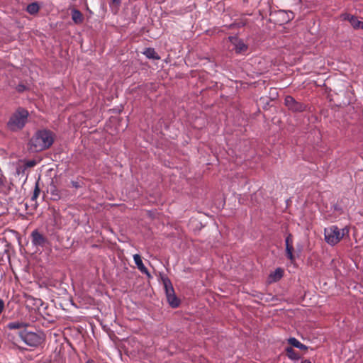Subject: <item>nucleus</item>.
<instances>
[{"instance_id":"nucleus-1","label":"nucleus","mask_w":363,"mask_h":363,"mask_svg":"<svg viewBox=\"0 0 363 363\" xmlns=\"http://www.w3.org/2000/svg\"><path fill=\"white\" fill-rule=\"evenodd\" d=\"M54 142V134L48 130H40L30 138L28 148L31 152H38L49 148Z\"/></svg>"},{"instance_id":"nucleus-2","label":"nucleus","mask_w":363,"mask_h":363,"mask_svg":"<svg viewBox=\"0 0 363 363\" xmlns=\"http://www.w3.org/2000/svg\"><path fill=\"white\" fill-rule=\"evenodd\" d=\"M28 116L29 113L26 109L22 107L18 108L7 123L8 128L11 131L22 130L27 123Z\"/></svg>"},{"instance_id":"nucleus-3","label":"nucleus","mask_w":363,"mask_h":363,"mask_svg":"<svg viewBox=\"0 0 363 363\" xmlns=\"http://www.w3.org/2000/svg\"><path fill=\"white\" fill-rule=\"evenodd\" d=\"M348 234L349 228L347 227L339 228L337 225H331L324 230L325 240L332 246L337 244Z\"/></svg>"},{"instance_id":"nucleus-4","label":"nucleus","mask_w":363,"mask_h":363,"mask_svg":"<svg viewBox=\"0 0 363 363\" xmlns=\"http://www.w3.org/2000/svg\"><path fill=\"white\" fill-rule=\"evenodd\" d=\"M20 338L28 346L37 347L45 341L43 332H32L24 329L19 332Z\"/></svg>"},{"instance_id":"nucleus-5","label":"nucleus","mask_w":363,"mask_h":363,"mask_svg":"<svg viewBox=\"0 0 363 363\" xmlns=\"http://www.w3.org/2000/svg\"><path fill=\"white\" fill-rule=\"evenodd\" d=\"M284 105L294 113H301L306 109V105L297 101L291 96H286L284 99Z\"/></svg>"},{"instance_id":"nucleus-6","label":"nucleus","mask_w":363,"mask_h":363,"mask_svg":"<svg viewBox=\"0 0 363 363\" xmlns=\"http://www.w3.org/2000/svg\"><path fill=\"white\" fill-rule=\"evenodd\" d=\"M31 240L32 243L35 247H43L45 244L48 242V239L45 236H44L42 233H40L38 230H35L31 233Z\"/></svg>"},{"instance_id":"nucleus-7","label":"nucleus","mask_w":363,"mask_h":363,"mask_svg":"<svg viewBox=\"0 0 363 363\" xmlns=\"http://www.w3.org/2000/svg\"><path fill=\"white\" fill-rule=\"evenodd\" d=\"M294 240L291 234H289L285 239V245H286V255L288 259H290L291 262H294L295 260V257L294 255V245H293Z\"/></svg>"},{"instance_id":"nucleus-8","label":"nucleus","mask_w":363,"mask_h":363,"mask_svg":"<svg viewBox=\"0 0 363 363\" xmlns=\"http://www.w3.org/2000/svg\"><path fill=\"white\" fill-rule=\"evenodd\" d=\"M343 19L348 21L354 29H362L363 21H360L357 16L345 13L342 15Z\"/></svg>"},{"instance_id":"nucleus-9","label":"nucleus","mask_w":363,"mask_h":363,"mask_svg":"<svg viewBox=\"0 0 363 363\" xmlns=\"http://www.w3.org/2000/svg\"><path fill=\"white\" fill-rule=\"evenodd\" d=\"M134 262L138 269L143 273L150 277V273L146 267L143 264L142 257L140 255L135 254L133 255Z\"/></svg>"},{"instance_id":"nucleus-10","label":"nucleus","mask_w":363,"mask_h":363,"mask_svg":"<svg viewBox=\"0 0 363 363\" xmlns=\"http://www.w3.org/2000/svg\"><path fill=\"white\" fill-rule=\"evenodd\" d=\"M284 275V270L281 268H277L274 272H272L269 275L270 282H277L279 281Z\"/></svg>"},{"instance_id":"nucleus-11","label":"nucleus","mask_w":363,"mask_h":363,"mask_svg":"<svg viewBox=\"0 0 363 363\" xmlns=\"http://www.w3.org/2000/svg\"><path fill=\"white\" fill-rule=\"evenodd\" d=\"M162 281L167 298L172 296V294H174V290L171 281L168 278L163 279Z\"/></svg>"},{"instance_id":"nucleus-12","label":"nucleus","mask_w":363,"mask_h":363,"mask_svg":"<svg viewBox=\"0 0 363 363\" xmlns=\"http://www.w3.org/2000/svg\"><path fill=\"white\" fill-rule=\"evenodd\" d=\"M288 343L291 345L292 347L298 348L301 350H306L308 347L303 344H302L300 341H298L295 337H290L288 339Z\"/></svg>"},{"instance_id":"nucleus-13","label":"nucleus","mask_w":363,"mask_h":363,"mask_svg":"<svg viewBox=\"0 0 363 363\" xmlns=\"http://www.w3.org/2000/svg\"><path fill=\"white\" fill-rule=\"evenodd\" d=\"M72 19L76 24H80L83 22L84 17L82 13L77 9L72 11Z\"/></svg>"},{"instance_id":"nucleus-14","label":"nucleus","mask_w":363,"mask_h":363,"mask_svg":"<svg viewBox=\"0 0 363 363\" xmlns=\"http://www.w3.org/2000/svg\"><path fill=\"white\" fill-rule=\"evenodd\" d=\"M143 55H145L148 59L153 60H160V57L155 52L154 48H147L143 52Z\"/></svg>"},{"instance_id":"nucleus-15","label":"nucleus","mask_w":363,"mask_h":363,"mask_svg":"<svg viewBox=\"0 0 363 363\" xmlns=\"http://www.w3.org/2000/svg\"><path fill=\"white\" fill-rule=\"evenodd\" d=\"M247 50V45L241 40H238L235 43V50L236 53H242Z\"/></svg>"},{"instance_id":"nucleus-16","label":"nucleus","mask_w":363,"mask_h":363,"mask_svg":"<svg viewBox=\"0 0 363 363\" xmlns=\"http://www.w3.org/2000/svg\"><path fill=\"white\" fill-rule=\"evenodd\" d=\"M27 326H28V323L20 321L11 322L9 323L7 325V328L10 330L20 329L23 328H26Z\"/></svg>"},{"instance_id":"nucleus-17","label":"nucleus","mask_w":363,"mask_h":363,"mask_svg":"<svg viewBox=\"0 0 363 363\" xmlns=\"http://www.w3.org/2000/svg\"><path fill=\"white\" fill-rule=\"evenodd\" d=\"M285 351H286V355L287 357L292 359V360H297L298 359H300V356L299 354H298V352H296L293 348L292 347H287L286 349H285Z\"/></svg>"},{"instance_id":"nucleus-18","label":"nucleus","mask_w":363,"mask_h":363,"mask_svg":"<svg viewBox=\"0 0 363 363\" xmlns=\"http://www.w3.org/2000/svg\"><path fill=\"white\" fill-rule=\"evenodd\" d=\"M40 7L37 3H31L27 6L26 11L30 14H35L39 11Z\"/></svg>"},{"instance_id":"nucleus-19","label":"nucleus","mask_w":363,"mask_h":363,"mask_svg":"<svg viewBox=\"0 0 363 363\" xmlns=\"http://www.w3.org/2000/svg\"><path fill=\"white\" fill-rule=\"evenodd\" d=\"M169 305L173 308H177L179 305V300L176 296L175 294L167 298Z\"/></svg>"},{"instance_id":"nucleus-20","label":"nucleus","mask_w":363,"mask_h":363,"mask_svg":"<svg viewBox=\"0 0 363 363\" xmlns=\"http://www.w3.org/2000/svg\"><path fill=\"white\" fill-rule=\"evenodd\" d=\"M40 193V189L39 188L38 182H36L33 196H31V201H36V199L39 196Z\"/></svg>"},{"instance_id":"nucleus-21","label":"nucleus","mask_w":363,"mask_h":363,"mask_svg":"<svg viewBox=\"0 0 363 363\" xmlns=\"http://www.w3.org/2000/svg\"><path fill=\"white\" fill-rule=\"evenodd\" d=\"M52 196H53L54 200L60 199L64 196V192L62 191H59L57 189L53 190L51 192Z\"/></svg>"},{"instance_id":"nucleus-22","label":"nucleus","mask_w":363,"mask_h":363,"mask_svg":"<svg viewBox=\"0 0 363 363\" xmlns=\"http://www.w3.org/2000/svg\"><path fill=\"white\" fill-rule=\"evenodd\" d=\"M121 2V0H112L111 1V6H116V8L118 7V6L120 5Z\"/></svg>"},{"instance_id":"nucleus-23","label":"nucleus","mask_w":363,"mask_h":363,"mask_svg":"<svg viewBox=\"0 0 363 363\" xmlns=\"http://www.w3.org/2000/svg\"><path fill=\"white\" fill-rule=\"evenodd\" d=\"M36 162L35 160H29L26 162V166L28 167H33L35 166Z\"/></svg>"},{"instance_id":"nucleus-24","label":"nucleus","mask_w":363,"mask_h":363,"mask_svg":"<svg viewBox=\"0 0 363 363\" xmlns=\"http://www.w3.org/2000/svg\"><path fill=\"white\" fill-rule=\"evenodd\" d=\"M4 308H5L4 301L0 298V314L3 312V311L4 310Z\"/></svg>"},{"instance_id":"nucleus-25","label":"nucleus","mask_w":363,"mask_h":363,"mask_svg":"<svg viewBox=\"0 0 363 363\" xmlns=\"http://www.w3.org/2000/svg\"><path fill=\"white\" fill-rule=\"evenodd\" d=\"M301 363H311V362L309 359H304Z\"/></svg>"},{"instance_id":"nucleus-26","label":"nucleus","mask_w":363,"mask_h":363,"mask_svg":"<svg viewBox=\"0 0 363 363\" xmlns=\"http://www.w3.org/2000/svg\"><path fill=\"white\" fill-rule=\"evenodd\" d=\"M4 185V181L3 179L0 177V186H3Z\"/></svg>"},{"instance_id":"nucleus-27","label":"nucleus","mask_w":363,"mask_h":363,"mask_svg":"<svg viewBox=\"0 0 363 363\" xmlns=\"http://www.w3.org/2000/svg\"><path fill=\"white\" fill-rule=\"evenodd\" d=\"M86 363H95V361L93 359H89Z\"/></svg>"},{"instance_id":"nucleus-28","label":"nucleus","mask_w":363,"mask_h":363,"mask_svg":"<svg viewBox=\"0 0 363 363\" xmlns=\"http://www.w3.org/2000/svg\"><path fill=\"white\" fill-rule=\"evenodd\" d=\"M72 184H73V186H75V187H78V184H77V182H72Z\"/></svg>"}]
</instances>
